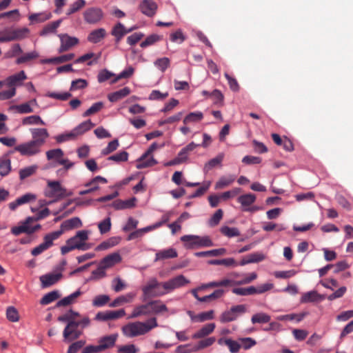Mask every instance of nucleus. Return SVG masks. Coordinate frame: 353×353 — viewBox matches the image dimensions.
Masks as SVG:
<instances>
[{"instance_id": "53", "label": "nucleus", "mask_w": 353, "mask_h": 353, "mask_svg": "<svg viewBox=\"0 0 353 353\" xmlns=\"http://www.w3.org/2000/svg\"><path fill=\"white\" fill-rule=\"evenodd\" d=\"M11 232L15 236H18L21 233L32 234L30 226L25 223H23L21 225L13 227L11 229Z\"/></svg>"}, {"instance_id": "48", "label": "nucleus", "mask_w": 353, "mask_h": 353, "mask_svg": "<svg viewBox=\"0 0 353 353\" xmlns=\"http://www.w3.org/2000/svg\"><path fill=\"white\" fill-rule=\"evenodd\" d=\"M61 21V19H59L46 25L40 32V35L46 36L49 33L54 32L57 28L60 26Z\"/></svg>"}, {"instance_id": "34", "label": "nucleus", "mask_w": 353, "mask_h": 353, "mask_svg": "<svg viewBox=\"0 0 353 353\" xmlns=\"http://www.w3.org/2000/svg\"><path fill=\"white\" fill-rule=\"evenodd\" d=\"M82 294L80 290L68 296L64 297L57 303V307L67 306L75 302L76 299Z\"/></svg>"}, {"instance_id": "4", "label": "nucleus", "mask_w": 353, "mask_h": 353, "mask_svg": "<svg viewBox=\"0 0 353 353\" xmlns=\"http://www.w3.org/2000/svg\"><path fill=\"white\" fill-rule=\"evenodd\" d=\"M162 283L159 282L157 279H150L147 285L142 288L144 299L161 296L168 293L169 291L163 288Z\"/></svg>"}, {"instance_id": "31", "label": "nucleus", "mask_w": 353, "mask_h": 353, "mask_svg": "<svg viewBox=\"0 0 353 353\" xmlns=\"http://www.w3.org/2000/svg\"><path fill=\"white\" fill-rule=\"evenodd\" d=\"M135 198H132L125 201L118 199L114 201L112 205L115 210H123L134 208L135 206Z\"/></svg>"}, {"instance_id": "13", "label": "nucleus", "mask_w": 353, "mask_h": 353, "mask_svg": "<svg viewBox=\"0 0 353 353\" xmlns=\"http://www.w3.org/2000/svg\"><path fill=\"white\" fill-rule=\"evenodd\" d=\"M107 183L108 180L105 178L97 176L84 184V186L87 187L88 189L79 191V194L83 196L92 193L99 189V185L100 183L106 184Z\"/></svg>"}, {"instance_id": "44", "label": "nucleus", "mask_w": 353, "mask_h": 353, "mask_svg": "<svg viewBox=\"0 0 353 353\" xmlns=\"http://www.w3.org/2000/svg\"><path fill=\"white\" fill-rule=\"evenodd\" d=\"M235 180L234 176H222L219 179V180L215 184V189L220 190L223 189L225 187L229 186L232 184Z\"/></svg>"}, {"instance_id": "42", "label": "nucleus", "mask_w": 353, "mask_h": 353, "mask_svg": "<svg viewBox=\"0 0 353 353\" xmlns=\"http://www.w3.org/2000/svg\"><path fill=\"white\" fill-rule=\"evenodd\" d=\"M224 158L223 153H219L216 157L210 159L204 166V172H208L213 168L221 163Z\"/></svg>"}, {"instance_id": "38", "label": "nucleus", "mask_w": 353, "mask_h": 353, "mask_svg": "<svg viewBox=\"0 0 353 353\" xmlns=\"http://www.w3.org/2000/svg\"><path fill=\"white\" fill-rule=\"evenodd\" d=\"M11 171V161L5 156L0 159V175L1 176H7Z\"/></svg>"}, {"instance_id": "11", "label": "nucleus", "mask_w": 353, "mask_h": 353, "mask_svg": "<svg viewBox=\"0 0 353 353\" xmlns=\"http://www.w3.org/2000/svg\"><path fill=\"white\" fill-rule=\"evenodd\" d=\"M60 237V233L50 232L43 237V242L32 250L31 254L37 256L53 245V241Z\"/></svg>"}, {"instance_id": "16", "label": "nucleus", "mask_w": 353, "mask_h": 353, "mask_svg": "<svg viewBox=\"0 0 353 353\" xmlns=\"http://www.w3.org/2000/svg\"><path fill=\"white\" fill-rule=\"evenodd\" d=\"M59 37L61 41V46L59 48V53L68 51L79 43L77 38L70 37L67 34H61L59 35Z\"/></svg>"}, {"instance_id": "43", "label": "nucleus", "mask_w": 353, "mask_h": 353, "mask_svg": "<svg viewBox=\"0 0 353 353\" xmlns=\"http://www.w3.org/2000/svg\"><path fill=\"white\" fill-rule=\"evenodd\" d=\"M74 57V54L70 53V54H64V55H61L59 57H53L51 59H46L44 61V63L58 64V63H64V62L70 61V60L73 59Z\"/></svg>"}, {"instance_id": "60", "label": "nucleus", "mask_w": 353, "mask_h": 353, "mask_svg": "<svg viewBox=\"0 0 353 353\" xmlns=\"http://www.w3.org/2000/svg\"><path fill=\"white\" fill-rule=\"evenodd\" d=\"M22 123L23 125H32V124H41V125H45V123L41 119L39 116L37 115H32L27 117H25Z\"/></svg>"}, {"instance_id": "23", "label": "nucleus", "mask_w": 353, "mask_h": 353, "mask_svg": "<svg viewBox=\"0 0 353 353\" xmlns=\"http://www.w3.org/2000/svg\"><path fill=\"white\" fill-rule=\"evenodd\" d=\"M62 277V274L59 273H50L43 275L40 277L42 286L47 288L56 283Z\"/></svg>"}, {"instance_id": "58", "label": "nucleus", "mask_w": 353, "mask_h": 353, "mask_svg": "<svg viewBox=\"0 0 353 353\" xmlns=\"http://www.w3.org/2000/svg\"><path fill=\"white\" fill-rule=\"evenodd\" d=\"M215 342L214 337H209L199 341L197 345L193 348L192 351H198L199 350L211 346Z\"/></svg>"}, {"instance_id": "55", "label": "nucleus", "mask_w": 353, "mask_h": 353, "mask_svg": "<svg viewBox=\"0 0 353 353\" xmlns=\"http://www.w3.org/2000/svg\"><path fill=\"white\" fill-rule=\"evenodd\" d=\"M37 170V165H31L19 170V178L23 180L32 174H34Z\"/></svg>"}, {"instance_id": "8", "label": "nucleus", "mask_w": 353, "mask_h": 353, "mask_svg": "<svg viewBox=\"0 0 353 353\" xmlns=\"http://www.w3.org/2000/svg\"><path fill=\"white\" fill-rule=\"evenodd\" d=\"M247 312V305L241 304L234 305L230 310L223 312L219 316V320L222 323L234 321L237 318Z\"/></svg>"}, {"instance_id": "29", "label": "nucleus", "mask_w": 353, "mask_h": 353, "mask_svg": "<svg viewBox=\"0 0 353 353\" xmlns=\"http://www.w3.org/2000/svg\"><path fill=\"white\" fill-rule=\"evenodd\" d=\"M215 324L214 323H208L205 325L203 327H202L199 330H198L196 332H195L192 335V339H201L205 336H208L215 329Z\"/></svg>"}, {"instance_id": "47", "label": "nucleus", "mask_w": 353, "mask_h": 353, "mask_svg": "<svg viewBox=\"0 0 353 353\" xmlns=\"http://www.w3.org/2000/svg\"><path fill=\"white\" fill-rule=\"evenodd\" d=\"M94 124L92 123L90 119H88L80 123L74 129L77 132V135L79 136L90 130L92 127H94Z\"/></svg>"}, {"instance_id": "27", "label": "nucleus", "mask_w": 353, "mask_h": 353, "mask_svg": "<svg viewBox=\"0 0 353 353\" xmlns=\"http://www.w3.org/2000/svg\"><path fill=\"white\" fill-rule=\"evenodd\" d=\"M150 315L148 303L136 306L128 319H135L141 316Z\"/></svg>"}, {"instance_id": "28", "label": "nucleus", "mask_w": 353, "mask_h": 353, "mask_svg": "<svg viewBox=\"0 0 353 353\" xmlns=\"http://www.w3.org/2000/svg\"><path fill=\"white\" fill-rule=\"evenodd\" d=\"M106 36V31L104 28H98L92 30L88 36V41L92 43H97L103 39Z\"/></svg>"}, {"instance_id": "5", "label": "nucleus", "mask_w": 353, "mask_h": 353, "mask_svg": "<svg viewBox=\"0 0 353 353\" xmlns=\"http://www.w3.org/2000/svg\"><path fill=\"white\" fill-rule=\"evenodd\" d=\"M30 33L28 28L8 29L0 32V43L22 40Z\"/></svg>"}, {"instance_id": "17", "label": "nucleus", "mask_w": 353, "mask_h": 353, "mask_svg": "<svg viewBox=\"0 0 353 353\" xmlns=\"http://www.w3.org/2000/svg\"><path fill=\"white\" fill-rule=\"evenodd\" d=\"M32 141L40 147H42L46 139L49 137V133L46 128H32L30 130Z\"/></svg>"}, {"instance_id": "32", "label": "nucleus", "mask_w": 353, "mask_h": 353, "mask_svg": "<svg viewBox=\"0 0 353 353\" xmlns=\"http://www.w3.org/2000/svg\"><path fill=\"white\" fill-rule=\"evenodd\" d=\"M177 252L174 248H169L167 250H161L156 253L155 255V261L167 259H173L177 257Z\"/></svg>"}, {"instance_id": "19", "label": "nucleus", "mask_w": 353, "mask_h": 353, "mask_svg": "<svg viewBox=\"0 0 353 353\" xmlns=\"http://www.w3.org/2000/svg\"><path fill=\"white\" fill-rule=\"evenodd\" d=\"M37 196L35 194L32 193H27L19 198H17L14 201L9 203V208L14 211L15 210L18 206L30 203L31 201H35Z\"/></svg>"}, {"instance_id": "45", "label": "nucleus", "mask_w": 353, "mask_h": 353, "mask_svg": "<svg viewBox=\"0 0 353 353\" xmlns=\"http://www.w3.org/2000/svg\"><path fill=\"white\" fill-rule=\"evenodd\" d=\"M59 296L60 294L58 291H52L49 293H47L42 297V299L40 300V304L43 305H48L58 299Z\"/></svg>"}, {"instance_id": "54", "label": "nucleus", "mask_w": 353, "mask_h": 353, "mask_svg": "<svg viewBox=\"0 0 353 353\" xmlns=\"http://www.w3.org/2000/svg\"><path fill=\"white\" fill-rule=\"evenodd\" d=\"M104 106L101 101L94 103L92 106L83 113V117H87L99 112Z\"/></svg>"}, {"instance_id": "7", "label": "nucleus", "mask_w": 353, "mask_h": 353, "mask_svg": "<svg viewBox=\"0 0 353 353\" xmlns=\"http://www.w3.org/2000/svg\"><path fill=\"white\" fill-rule=\"evenodd\" d=\"M71 195L72 192H68L59 181H50L48 182V188L45 190L46 196L59 199Z\"/></svg>"}, {"instance_id": "37", "label": "nucleus", "mask_w": 353, "mask_h": 353, "mask_svg": "<svg viewBox=\"0 0 353 353\" xmlns=\"http://www.w3.org/2000/svg\"><path fill=\"white\" fill-rule=\"evenodd\" d=\"M136 28L132 27L128 30L125 29L123 24L118 22L112 29L111 34L112 36H121L124 37L126 34L133 31Z\"/></svg>"}, {"instance_id": "56", "label": "nucleus", "mask_w": 353, "mask_h": 353, "mask_svg": "<svg viewBox=\"0 0 353 353\" xmlns=\"http://www.w3.org/2000/svg\"><path fill=\"white\" fill-rule=\"evenodd\" d=\"M163 39V36L157 34H153L148 36L145 41L141 42L140 46L141 48H146L147 46H151L157 41Z\"/></svg>"}, {"instance_id": "61", "label": "nucleus", "mask_w": 353, "mask_h": 353, "mask_svg": "<svg viewBox=\"0 0 353 353\" xmlns=\"http://www.w3.org/2000/svg\"><path fill=\"white\" fill-rule=\"evenodd\" d=\"M134 72V69L132 66H129L124 70H123L117 77H115L112 81V83H117L121 79H128L130 78Z\"/></svg>"}, {"instance_id": "57", "label": "nucleus", "mask_w": 353, "mask_h": 353, "mask_svg": "<svg viewBox=\"0 0 353 353\" xmlns=\"http://www.w3.org/2000/svg\"><path fill=\"white\" fill-rule=\"evenodd\" d=\"M254 286H250L248 288H236L232 289V292L236 295L248 296L254 294Z\"/></svg>"}, {"instance_id": "51", "label": "nucleus", "mask_w": 353, "mask_h": 353, "mask_svg": "<svg viewBox=\"0 0 353 353\" xmlns=\"http://www.w3.org/2000/svg\"><path fill=\"white\" fill-rule=\"evenodd\" d=\"M270 316L263 312L256 313L251 318V321L253 324L255 323H265L270 322Z\"/></svg>"}, {"instance_id": "46", "label": "nucleus", "mask_w": 353, "mask_h": 353, "mask_svg": "<svg viewBox=\"0 0 353 353\" xmlns=\"http://www.w3.org/2000/svg\"><path fill=\"white\" fill-rule=\"evenodd\" d=\"M210 265H225L227 267L230 266H236L237 264L235 260L233 258H227L223 259H213L210 260L208 262Z\"/></svg>"}, {"instance_id": "26", "label": "nucleus", "mask_w": 353, "mask_h": 353, "mask_svg": "<svg viewBox=\"0 0 353 353\" xmlns=\"http://www.w3.org/2000/svg\"><path fill=\"white\" fill-rule=\"evenodd\" d=\"M136 293L129 292L125 295L120 296L116 298L110 304V307H117L124 303H132L136 296Z\"/></svg>"}, {"instance_id": "49", "label": "nucleus", "mask_w": 353, "mask_h": 353, "mask_svg": "<svg viewBox=\"0 0 353 353\" xmlns=\"http://www.w3.org/2000/svg\"><path fill=\"white\" fill-rule=\"evenodd\" d=\"M39 57V54L36 51L30 52L18 57L16 60L17 64H22Z\"/></svg>"}, {"instance_id": "18", "label": "nucleus", "mask_w": 353, "mask_h": 353, "mask_svg": "<svg viewBox=\"0 0 353 353\" xmlns=\"http://www.w3.org/2000/svg\"><path fill=\"white\" fill-rule=\"evenodd\" d=\"M82 226V222L79 217H73L63 221L60 226V230L54 231V232L60 233V236L63 234L64 231L70 230L73 228H78Z\"/></svg>"}, {"instance_id": "3", "label": "nucleus", "mask_w": 353, "mask_h": 353, "mask_svg": "<svg viewBox=\"0 0 353 353\" xmlns=\"http://www.w3.org/2000/svg\"><path fill=\"white\" fill-rule=\"evenodd\" d=\"M183 246L188 250H194L202 248H209L214 245L212 239L209 236H198L186 234L181 237Z\"/></svg>"}, {"instance_id": "50", "label": "nucleus", "mask_w": 353, "mask_h": 353, "mask_svg": "<svg viewBox=\"0 0 353 353\" xmlns=\"http://www.w3.org/2000/svg\"><path fill=\"white\" fill-rule=\"evenodd\" d=\"M221 233L229 238L238 236L240 235V232L238 228H230L228 226H222L220 228Z\"/></svg>"}, {"instance_id": "59", "label": "nucleus", "mask_w": 353, "mask_h": 353, "mask_svg": "<svg viewBox=\"0 0 353 353\" xmlns=\"http://www.w3.org/2000/svg\"><path fill=\"white\" fill-rule=\"evenodd\" d=\"M170 39L173 43H182L185 40V36L182 30L179 29L170 34Z\"/></svg>"}, {"instance_id": "2", "label": "nucleus", "mask_w": 353, "mask_h": 353, "mask_svg": "<svg viewBox=\"0 0 353 353\" xmlns=\"http://www.w3.org/2000/svg\"><path fill=\"white\" fill-rule=\"evenodd\" d=\"M158 323L155 317L150 318L146 322L137 321L130 323L122 327L123 334L128 337L143 335L152 329L157 327Z\"/></svg>"}, {"instance_id": "22", "label": "nucleus", "mask_w": 353, "mask_h": 353, "mask_svg": "<svg viewBox=\"0 0 353 353\" xmlns=\"http://www.w3.org/2000/svg\"><path fill=\"white\" fill-rule=\"evenodd\" d=\"M237 200L243 208L244 211H253L256 209L254 208H248V207L253 204L256 201V196L253 194L249 193L241 195L239 196Z\"/></svg>"}, {"instance_id": "6", "label": "nucleus", "mask_w": 353, "mask_h": 353, "mask_svg": "<svg viewBox=\"0 0 353 353\" xmlns=\"http://www.w3.org/2000/svg\"><path fill=\"white\" fill-rule=\"evenodd\" d=\"M163 146L164 144L159 145L156 142L152 143L147 151L137 160V168L138 169H143L157 164V160L153 158L152 154L157 149Z\"/></svg>"}, {"instance_id": "41", "label": "nucleus", "mask_w": 353, "mask_h": 353, "mask_svg": "<svg viewBox=\"0 0 353 353\" xmlns=\"http://www.w3.org/2000/svg\"><path fill=\"white\" fill-rule=\"evenodd\" d=\"M321 300V295L316 291H310L304 293L301 298V303H312Z\"/></svg>"}, {"instance_id": "52", "label": "nucleus", "mask_w": 353, "mask_h": 353, "mask_svg": "<svg viewBox=\"0 0 353 353\" xmlns=\"http://www.w3.org/2000/svg\"><path fill=\"white\" fill-rule=\"evenodd\" d=\"M225 291L222 289H218L214 291L212 294L203 296L201 299V302H210L214 300L220 299L223 296Z\"/></svg>"}, {"instance_id": "25", "label": "nucleus", "mask_w": 353, "mask_h": 353, "mask_svg": "<svg viewBox=\"0 0 353 353\" xmlns=\"http://www.w3.org/2000/svg\"><path fill=\"white\" fill-rule=\"evenodd\" d=\"M26 79V75L24 71H21L17 74L14 75H11L6 78L5 81V84L8 85L9 87H12V88H14L15 85L21 84V83Z\"/></svg>"}, {"instance_id": "30", "label": "nucleus", "mask_w": 353, "mask_h": 353, "mask_svg": "<svg viewBox=\"0 0 353 353\" xmlns=\"http://www.w3.org/2000/svg\"><path fill=\"white\" fill-rule=\"evenodd\" d=\"M218 343L219 345H227L231 353L239 352L241 347V345L238 341H234L231 339L221 338L218 340Z\"/></svg>"}, {"instance_id": "40", "label": "nucleus", "mask_w": 353, "mask_h": 353, "mask_svg": "<svg viewBox=\"0 0 353 353\" xmlns=\"http://www.w3.org/2000/svg\"><path fill=\"white\" fill-rule=\"evenodd\" d=\"M203 119V114L201 112H193L189 113L183 119V123L187 125L191 123H197L201 121Z\"/></svg>"}, {"instance_id": "14", "label": "nucleus", "mask_w": 353, "mask_h": 353, "mask_svg": "<svg viewBox=\"0 0 353 353\" xmlns=\"http://www.w3.org/2000/svg\"><path fill=\"white\" fill-rule=\"evenodd\" d=\"M81 334L82 332L78 330L76 321H71L65 326L63 332V336L65 341H72L77 339Z\"/></svg>"}, {"instance_id": "20", "label": "nucleus", "mask_w": 353, "mask_h": 353, "mask_svg": "<svg viewBox=\"0 0 353 353\" xmlns=\"http://www.w3.org/2000/svg\"><path fill=\"white\" fill-rule=\"evenodd\" d=\"M139 8L143 14L148 17H152L156 13L157 5L152 0H143Z\"/></svg>"}, {"instance_id": "24", "label": "nucleus", "mask_w": 353, "mask_h": 353, "mask_svg": "<svg viewBox=\"0 0 353 353\" xmlns=\"http://www.w3.org/2000/svg\"><path fill=\"white\" fill-rule=\"evenodd\" d=\"M122 258L119 253L114 252L105 256L101 263L107 269L114 266L115 264L119 263L121 261Z\"/></svg>"}, {"instance_id": "9", "label": "nucleus", "mask_w": 353, "mask_h": 353, "mask_svg": "<svg viewBox=\"0 0 353 353\" xmlns=\"http://www.w3.org/2000/svg\"><path fill=\"white\" fill-rule=\"evenodd\" d=\"M63 150L60 148L50 150L46 152L48 160H54L59 164L63 165V168L59 169V172L68 170L74 165V163L68 159H63Z\"/></svg>"}, {"instance_id": "10", "label": "nucleus", "mask_w": 353, "mask_h": 353, "mask_svg": "<svg viewBox=\"0 0 353 353\" xmlns=\"http://www.w3.org/2000/svg\"><path fill=\"white\" fill-rule=\"evenodd\" d=\"M14 151L19 152L22 156L32 157L41 152V147L30 140L15 146Z\"/></svg>"}, {"instance_id": "1", "label": "nucleus", "mask_w": 353, "mask_h": 353, "mask_svg": "<svg viewBox=\"0 0 353 353\" xmlns=\"http://www.w3.org/2000/svg\"><path fill=\"white\" fill-rule=\"evenodd\" d=\"M89 231L79 230L76 234L66 241V244L61 247V253L65 255L74 250H87L91 248V244L87 243L89 238Z\"/></svg>"}, {"instance_id": "39", "label": "nucleus", "mask_w": 353, "mask_h": 353, "mask_svg": "<svg viewBox=\"0 0 353 353\" xmlns=\"http://www.w3.org/2000/svg\"><path fill=\"white\" fill-rule=\"evenodd\" d=\"M86 2L85 0H77L69 6L65 14L67 16L74 14L84 8Z\"/></svg>"}, {"instance_id": "12", "label": "nucleus", "mask_w": 353, "mask_h": 353, "mask_svg": "<svg viewBox=\"0 0 353 353\" xmlns=\"http://www.w3.org/2000/svg\"><path fill=\"white\" fill-rule=\"evenodd\" d=\"M83 15L86 23L95 24L101 20L103 17V12L99 8L92 7L86 9Z\"/></svg>"}, {"instance_id": "35", "label": "nucleus", "mask_w": 353, "mask_h": 353, "mask_svg": "<svg viewBox=\"0 0 353 353\" xmlns=\"http://www.w3.org/2000/svg\"><path fill=\"white\" fill-rule=\"evenodd\" d=\"M150 314H158L163 312H166L168 307L160 300L152 301L148 302Z\"/></svg>"}, {"instance_id": "33", "label": "nucleus", "mask_w": 353, "mask_h": 353, "mask_svg": "<svg viewBox=\"0 0 353 353\" xmlns=\"http://www.w3.org/2000/svg\"><path fill=\"white\" fill-rule=\"evenodd\" d=\"M265 259V256L262 253L254 252L245 256L240 262L241 265H245L248 263H258Z\"/></svg>"}, {"instance_id": "62", "label": "nucleus", "mask_w": 353, "mask_h": 353, "mask_svg": "<svg viewBox=\"0 0 353 353\" xmlns=\"http://www.w3.org/2000/svg\"><path fill=\"white\" fill-rule=\"evenodd\" d=\"M109 301V296L105 294L98 295L92 300V305L94 307H102L107 304Z\"/></svg>"}, {"instance_id": "21", "label": "nucleus", "mask_w": 353, "mask_h": 353, "mask_svg": "<svg viewBox=\"0 0 353 353\" xmlns=\"http://www.w3.org/2000/svg\"><path fill=\"white\" fill-rule=\"evenodd\" d=\"M117 338V334L107 335L100 338L98 343L101 352L114 347Z\"/></svg>"}, {"instance_id": "63", "label": "nucleus", "mask_w": 353, "mask_h": 353, "mask_svg": "<svg viewBox=\"0 0 353 353\" xmlns=\"http://www.w3.org/2000/svg\"><path fill=\"white\" fill-rule=\"evenodd\" d=\"M223 212L221 209H219L212 215L208 221V224L210 227H214L217 225L223 218Z\"/></svg>"}, {"instance_id": "36", "label": "nucleus", "mask_w": 353, "mask_h": 353, "mask_svg": "<svg viewBox=\"0 0 353 353\" xmlns=\"http://www.w3.org/2000/svg\"><path fill=\"white\" fill-rule=\"evenodd\" d=\"M130 93V89L128 87H125L118 91L114 92L108 94V99L111 102H117L128 96Z\"/></svg>"}, {"instance_id": "64", "label": "nucleus", "mask_w": 353, "mask_h": 353, "mask_svg": "<svg viewBox=\"0 0 353 353\" xmlns=\"http://www.w3.org/2000/svg\"><path fill=\"white\" fill-rule=\"evenodd\" d=\"M111 219L108 217L98 224L99 232L101 234L108 232L111 229Z\"/></svg>"}, {"instance_id": "15", "label": "nucleus", "mask_w": 353, "mask_h": 353, "mask_svg": "<svg viewBox=\"0 0 353 353\" xmlns=\"http://www.w3.org/2000/svg\"><path fill=\"white\" fill-rule=\"evenodd\" d=\"M188 283H189V281L187 280L183 275H179L166 282H163L162 283V286L170 292L174 289L183 287Z\"/></svg>"}]
</instances>
